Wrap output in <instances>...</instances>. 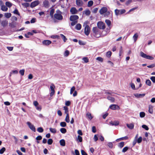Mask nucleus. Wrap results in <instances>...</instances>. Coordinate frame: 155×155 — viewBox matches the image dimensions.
Masks as SVG:
<instances>
[{
    "label": "nucleus",
    "mask_w": 155,
    "mask_h": 155,
    "mask_svg": "<svg viewBox=\"0 0 155 155\" xmlns=\"http://www.w3.org/2000/svg\"><path fill=\"white\" fill-rule=\"evenodd\" d=\"M138 36L137 33H135L133 36V38L135 42L136 41Z\"/></svg>",
    "instance_id": "nucleus-24"
},
{
    "label": "nucleus",
    "mask_w": 155,
    "mask_h": 155,
    "mask_svg": "<svg viewBox=\"0 0 155 155\" xmlns=\"http://www.w3.org/2000/svg\"><path fill=\"white\" fill-rule=\"evenodd\" d=\"M107 9L106 7H103L100 10L99 12L101 14H103L107 12Z\"/></svg>",
    "instance_id": "nucleus-12"
},
{
    "label": "nucleus",
    "mask_w": 155,
    "mask_h": 155,
    "mask_svg": "<svg viewBox=\"0 0 155 155\" xmlns=\"http://www.w3.org/2000/svg\"><path fill=\"white\" fill-rule=\"evenodd\" d=\"M81 25L80 23H78L75 26V28L77 30H80L81 29Z\"/></svg>",
    "instance_id": "nucleus-26"
},
{
    "label": "nucleus",
    "mask_w": 155,
    "mask_h": 155,
    "mask_svg": "<svg viewBox=\"0 0 155 155\" xmlns=\"http://www.w3.org/2000/svg\"><path fill=\"white\" fill-rule=\"evenodd\" d=\"M146 84L147 85L150 86L151 84V83L150 80H147L146 81Z\"/></svg>",
    "instance_id": "nucleus-39"
},
{
    "label": "nucleus",
    "mask_w": 155,
    "mask_h": 155,
    "mask_svg": "<svg viewBox=\"0 0 155 155\" xmlns=\"http://www.w3.org/2000/svg\"><path fill=\"white\" fill-rule=\"evenodd\" d=\"M87 21H85L84 23L83 26H85L84 28V33L87 36L88 35L90 32V28L89 25L87 24H88Z\"/></svg>",
    "instance_id": "nucleus-2"
},
{
    "label": "nucleus",
    "mask_w": 155,
    "mask_h": 155,
    "mask_svg": "<svg viewBox=\"0 0 155 155\" xmlns=\"http://www.w3.org/2000/svg\"><path fill=\"white\" fill-rule=\"evenodd\" d=\"M82 60L84 61L85 63H87L89 61L87 57H84L82 58Z\"/></svg>",
    "instance_id": "nucleus-46"
},
{
    "label": "nucleus",
    "mask_w": 155,
    "mask_h": 155,
    "mask_svg": "<svg viewBox=\"0 0 155 155\" xmlns=\"http://www.w3.org/2000/svg\"><path fill=\"white\" fill-rule=\"evenodd\" d=\"M86 117L88 119L90 120H91L93 118V117L91 116V114L89 112H87V113Z\"/></svg>",
    "instance_id": "nucleus-22"
},
{
    "label": "nucleus",
    "mask_w": 155,
    "mask_h": 155,
    "mask_svg": "<svg viewBox=\"0 0 155 155\" xmlns=\"http://www.w3.org/2000/svg\"><path fill=\"white\" fill-rule=\"evenodd\" d=\"M24 72H25V70L24 69H22L21 70H20L19 71V73L22 76H23L24 75Z\"/></svg>",
    "instance_id": "nucleus-55"
},
{
    "label": "nucleus",
    "mask_w": 155,
    "mask_h": 155,
    "mask_svg": "<svg viewBox=\"0 0 155 155\" xmlns=\"http://www.w3.org/2000/svg\"><path fill=\"white\" fill-rule=\"evenodd\" d=\"M76 3L78 6H82L83 5V2L82 0H76Z\"/></svg>",
    "instance_id": "nucleus-11"
},
{
    "label": "nucleus",
    "mask_w": 155,
    "mask_h": 155,
    "mask_svg": "<svg viewBox=\"0 0 155 155\" xmlns=\"http://www.w3.org/2000/svg\"><path fill=\"white\" fill-rule=\"evenodd\" d=\"M43 128L41 127H39L37 129V131L40 133H42L43 132Z\"/></svg>",
    "instance_id": "nucleus-44"
},
{
    "label": "nucleus",
    "mask_w": 155,
    "mask_h": 155,
    "mask_svg": "<svg viewBox=\"0 0 155 155\" xmlns=\"http://www.w3.org/2000/svg\"><path fill=\"white\" fill-rule=\"evenodd\" d=\"M51 41L49 40H45L42 42L43 45H49L51 43Z\"/></svg>",
    "instance_id": "nucleus-16"
},
{
    "label": "nucleus",
    "mask_w": 155,
    "mask_h": 155,
    "mask_svg": "<svg viewBox=\"0 0 155 155\" xmlns=\"http://www.w3.org/2000/svg\"><path fill=\"white\" fill-rule=\"evenodd\" d=\"M54 8L51 9L50 12V15L51 18H53L54 17Z\"/></svg>",
    "instance_id": "nucleus-27"
},
{
    "label": "nucleus",
    "mask_w": 155,
    "mask_h": 155,
    "mask_svg": "<svg viewBox=\"0 0 155 155\" xmlns=\"http://www.w3.org/2000/svg\"><path fill=\"white\" fill-rule=\"evenodd\" d=\"M54 22H56L55 20L58 21H61L63 19V16L62 15V12L59 10H57L54 15Z\"/></svg>",
    "instance_id": "nucleus-1"
},
{
    "label": "nucleus",
    "mask_w": 155,
    "mask_h": 155,
    "mask_svg": "<svg viewBox=\"0 0 155 155\" xmlns=\"http://www.w3.org/2000/svg\"><path fill=\"white\" fill-rule=\"evenodd\" d=\"M79 18L78 16L77 15H72L71 16L70 18V20L71 21H78L77 20Z\"/></svg>",
    "instance_id": "nucleus-9"
},
{
    "label": "nucleus",
    "mask_w": 155,
    "mask_h": 155,
    "mask_svg": "<svg viewBox=\"0 0 155 155\" xmlns=\"http://www.w3.org/2000/svg\"><path fill=\"white\" fill-rule=\"evenodd\" d=\"M5 4L6 6L8 8H10L12 5V4L9 2H6Z\"/></svg>",
    "instance_id": "nucleus-28"
},
{
    "label": "nucleus",
    "mask_w": 155,
    "mask_h": 155,
    "mask_svg": "<svg viewBox=\"0 0 155 155\" xmlns=\"http://www.w3.org/2000/svg\"><path fill=\"white\" fill-rule=\"evenodd\" d=\"M50 131L52 133L55 134L56 132V130L55 128H50L49 129Z\"/></svg>",
    "instance_id": "nucleus-35"
},
{
    "label": "nucleus",
    "mask_w": 155,
    "mask_h": 155,
    "mask_svg": "<svg viewBox=\"0 0 155 155\" xmlns=\"http://www.w3.org/2000/svg\"><path fill=\"white\" fill-rule=\"evenodd\" d=\"M12 15V14L10 13H6L5 14V17L7 18H10Z\"/></svg>",
    "instance_id": "nucleus-31"
},
{
    "label": "nucleus",
    "mask_w": 155,
    "mask_h": 155,
    "mask_svg": "<svg viewBox=\"0 0 155 155\" xmlns=\"http://www.w3.org/2000/svg\"><path fill=\"white\" fill-rule=\"evenodd\" d=\"M153 107L152 106L149 107V112L150 114H152L153 113Z\"/></svg>",
    "instance_id": "nucleus-50"
},
{
    "label": "nucleus",
    "mask_w": 155,
    "mask_h": 155,
    "mask_svg": "<svg viewBox=\"0 0 155 155\" xmlns=\"http://www.w3.org/2000/svg\"><path fill=\"white\" fill-rule=\"evenodd\" d=\"M61 132L63 134H65L67 130L66 129L64 128H61L60 129Z\"/></svg>",
    "instance_id": "nucleus-40"
},
{
    "label": "nucleus",
    "mask_w": 155,
    "mask_h": 155,
    "mask_svg": "<svg viewBox=\"0 0 155 155\" xmlns=\"http://www.w3.org/2000/svg\"><path fill=\"white\" fill-rule=\"evenodd\" d=\"M124 145V142H121L119 143L118 144V147L119 148H122Z\"/></svg>",
    "instance_id": "nucleus-30"
},
{
    "label": "nucleus",
    "mask_w": 155,
    "mask_h": 155,
    "mask_svg": "<svg viewBox=\"0 0 155 155\" xmlns=\"http://www.w3.org/2000/svg\"><path fill=\"white\" fill-rule=\"evenodd\" d=\"M145 113L144 112H141L140 113V116L141 117H143L145 116Z\"/></svg>",
    "instance_id": "nucleus-43"
},
{
    "label": "nucleus",
    "mask_w": 155,
    "mask_h": 155,
    "mask_svg": "<svg viewBox=\"0 0 155 155\" xmlns=\"http://www.w3.org/2000/svg\"><path fill=\"white\" fill-rule=\"evenodd\" d=\"M60 35L61 37V38H62L63 40L64 41V42H65L67 39V38H66L65 36H64L62 34H61Z\"/></svg>",
    "instance_id": "nucleus-36"
},
{
    "label": "nucleus",
    "mask_w": 155,
    "mask_h": 155,
    "mask_svg": "<svg viewBox=\"0 0 155 155\" xmlns=\"http://www.w3.org/2000/svg\"><path fill=\"white\" fill-rule=\"evenodd\" d=\"M60 125L61 127H65L66 126V124L65 122H61L60 124Z\"/></svg>",
    "instance_id": "nucleus-41"
},
{
    "label": "nucleus",
    "mask_w": 155,
    "mask_h": 155,
    "mask_svg": "<svg viewBox=\"0 0 155 155\" xmlns=\"http://www.w3.org/2000/svg\"><path fill=\"white\" fill-rule=\"evenodd\" d=\"M9 26L12 28H15L16 26V23L13 21L11 23H9Z\"/></svg>",
    "instance_id": "nucleus-29"
},
{
    "label": "nucleus",
    "mask_w": 155,
    "mask_h": 155,
    "mask_svg": "<svg viewBox=\"0 0 155 155\" xmlns=\"http://www.w3.org/2000/svg\"><path fill=\"white\" fill-rule=\"evenodd\" d=\"M111 54V52L110 51H108L106 53V56L107 58H109L110 57Z\"/></svg>",
    "instance_id": "nucleus-33"
},
{
    "label": "nucleus",
    "mask_w": 155,
    "mask_h": 155,
    "mask_svg": "<svg viewBox=\"0 0 155 155\" xmlns=\"http://www.w3.org/2000/svg\"><path fill=\"white\" fill-rule=\"evenodd\" d=\"M135 96L137 98L142 97L144 96L145 94H134Z\"/></svg>",
    "instance_id": "nucleus-18"
},
{
    "label": "nucleus",
    "mask_w": 155,
    "mask_h": 155,
    "mask_svg": "<svg viewBox=\"0 0 155 155\" xmlns=\"http://www.w3.org/2000/svg\"><path fill=\"white\" fill-rule=\"evenodd\" d=\"M140 56L141 57H142L143 58H146L147 59L153 60L154 58L153 57L148 55H147V54L144 53L142 51H141L140 52Z\"/></svg>",
    "instance_id": "nucleus-4"
},
{
    "label": "nucleus",
    "mask_w": 155,
    "mask_h": 155,
    "mask_svg": "<svg viewBox=\"0 0 155 155\" xmlns=\"http://www.w3.org/2000/svg\"><path fill=\"white\" fill-rule=\"evenodd\" d=\"M13 13L15 14H16L19 15H20V14L18 12V10L17 9H15L13 12Z\"/></svg>",
    "instance_id": "nucleus-61"
},
{
    "label": "nucleus",
    "mask_w": 155,
    "mask_h": 155,
    "mask_svg": "<svg viewBox=\"0 0 155 155\" xmlns=\"http://www.w3.org/2000/svg\"><path fill=\"white\" fill-rule=\"evenodd\" d=\"M65 120L67 123H69L70 122L69 117V114H67L66 115L65 119Z\"/></svg>",
    "instance_id": "nucleus-38"
},
{
    "label": "nucleus",
    "mask_w": 155,
    "mask_h": 155,
    "mask_svg": "<svg viewBox=\"0 0 155 155\" xmlns=\"http://www.w3.org/2000/svg\"><path fill=\"white\" fill-rule=\"evenodd\" d=\"M142 127L143 128L147 130H149L148 127L146 125H142Z\"/></svg>",
    "instance_id": "nucleus-53"
},
{
    "label": "nucleus",
    "mask_w": 155,
    "mask_h": 155,
    "mask_svg": "<svg viewBox=\"0 0 155 155\" xmlns=\"http://www.w3.org/2000/svg\"><path fill=\"white\" fill-rule=\"evenodd\" d=\"M123 49L122 46H121L119 50V56H121L123 53Z\"/></svg>",
    "instance_id": "nucleus-48"
},
{
    "label": "nucleus",
    "mask_w": 155,
    "mask_h": 155,
    "mask_svg": "<svg viewBox=\"0 0 155 155\" xmlns=\"http://www.w3.org/2000/svg\"><path fill=\"white\" fill-rule=\"evenodd\" d=\"M50 88L51 91V92L50 93V96H51L54 95L55 92L54 89L55 88V86L54 84H51V85L50 87Z\"/></svg>",
    "instance_id": "nucleus-7"
},
{
    "label": "nucleus",
    "mask_w": 155,
    "mask_h": 155,
    "mask_svg": "<svg viewBox=\"0 0 155 155\" xmlns=\"http://www.w3.org/2000/svg\"><path fill=\"white\" fill-rule=\"evenodd\" d=\"M109 107L113 110H115L117 108H119V107L118 105L115 104H112Z\"/></svg>",
    "instance_id": "nucleus-14"
},
{
    "label": "nucleus",
    "mask_w": 155,
    "mask_h": 155,
    "mask_svg": "<svg viewBox=\"0 0 155 155\" xmlns=\"http://www.w3.org/2000/svg\"><path fill=\"white\" fill-rule=\"evenodd\" d=\"M107 99L108 100L110 101V102L112 103H113L114 102V98L110 96H108L107 97Z\"/></svg>",
    "instance_id": "nucleus-20"
},
{
    "label": "nucleus",
    "mask_w": 155,
    "mask_h": 155,
    "mask_svg": "<svg viewBox=\"0 0 155 155\" xmlns=\"http://www.w3.org/2000/svg\"><path fill=\"white\" fill-rule=\"evenodd\" d=\"M70 12L72 14H75L77 13L78 10L76 9L74 7L71 8Z\"/></svg>",
    "instance_id": "nucleus-13"
},
{
    "label": "nucleus",
    "mask_w": 155,
    "mask_h": 155,
    "mask_svg": "<svg viewBox=\"0 0 155 155\" xmlns=\"http://www.w3.org/2000/svg\"><path fill=\"white\" fill-rule=\"evenodd\" d=\"M84 12L85 14L87 15H89L91 13V12L89 10H86Z\"/></svg>",
    "instance_id": "nucleus-42"
},
{
    "label": "nucleus",
    "mask_w": 155,
    "mask_h": 155,
    "mask_svg": "<svg viewBox=\"0 0 155 155\" xmlns=\"http://www.w3.org/2000/svg\"><path fill=\"white\" fill-rule=\"evenodd\" d=\"M39 3V1H36L32 2L30 6L31 8H33L37 5Z\"/></svg>",
    "instance_id": "nucleus-10"
},
{
    "label": "nucleus",
    "mask_w": 155,
    "mask_h": 155,
    "mask_svg": "<svg viewBox=\"0 0 155 155\" xmlns=\"http://www.w3.org/2000/svg\"><path fill=\"white\" fill-rule=\"evenodd\" d=\"M78 23V21H72V22L71 23V25L72 26Z\"/></svg>",
    "instance_id": "nucleus-59"
},
{
    "label": "nucleus",
    "mask_w": 155,
    "mask_h": 155,
    "mask_svg": "<svg viewBox=\"0 0 155 155\" xmlns=\"http://www.w3.org/2000/svg\"><path fill=\"white\" fill-rule=\"evenodd\" d=\"M81 152L82 155H87V153L83 150H81Z\"/></svg>",
    "instance_id": "nucleus-64"
},
{
    "label": "nucleus",
    "mask_w": 155,
    "mask_h": 155,
    "mask_svg": "<svg viewBox=\"0 0 155 155\" xmlns=\"http://www.w3.org/2000/svg\"><path fill=\"white\" fill-rule=\"evenodd\" d=\"M53 140L51 139H49L48 141V143L49 145H51L53 143Z\"/></svg>",
    "instance_id": "nucleus-49"
},
{
    "label": "nucleus",
    "mask_w": 155,
    "mask_h": 155,
    "mask_svg": "<svg viewBox=\"0 0 155 155\" xmlns=\"http://www.w3.org/2000/svg\"><path fill=\"white\" fill-rule=\"evenodd\" d=\"M108 146L110 148H112L113 147V144L112 142H109L107 144Z\"/></svg>",
    "instance_id": "nucleus-57"
},
{
    "label": "nucleus",
    "mask_w": 155,
    "mask_h": 155,
    "mask_svg": "<svg viewBox=\"0 0 155 155\" xmlns=\"http://www.w3.org/2000/svg\"><path fill=\"white\" fill-rule=\"evenodd\" d=\"M128 149V147H126L124 148L122 150V152L123 153H125L127 151Z\"/></svg>",
    "instance_id": "nucleus-54"
},
{
    "label": "nucleus",
    "mask_w": 155,
    "mask_h": 155,
    "mask_svg": "<svg viewBox=\"0 0 155 155\" xmlns=\"http://www.w3.org/2000/svg\"><path fill=\"white\" fill-rule=\"evenodd\" d=\"M1 10L4 12H6L8 10V8L7 6L3 5L1 6Z\"/></svg>",
    "instance_id": "nucleus-19"
},
{
    "label": "nucleus",
    "mask_w": 155,
    "mask_h": 155,
    "mask_svg": "<svg viewBox=\"0 0 155 155\" xmlns=\"http://www.w3.org/2000/svg\"><path fill=\"white\" fill-rule=\"evenodd\" d=\"M78 140H79V142H81L82 140V137L80 136V135H78Z\"/></svg>",
    "instance_id": "nucleus-56"
},
{
    "label": "nucleus",
    "mask_w": 155,
    "mask_h": 155,
    "mask_svg": "<svg viewBox=\"0 0 155 155\" xmlns=\"http://www.w3.org/2000/svg\"><path fill=\"white\" fill-rule=\"evenodd\" d=\"M94 2L92 1H90L87 3V6L90 7L93 4Z\"/></svg>",
    "instance_id": "nucleus-32"
},
{
    "label": "nucleus",
    "mask_w": 155,
    "mask_h": 155,
    "mask_svg": "<svg viewBox=\"0 0 155 155\" xmlns=\"http://www.w3.org/2000/svg\"><path fill=\"white\" fill-rule=\"evenodd\" d=\"M69 54V51L68 50H66L64 53V55L65 56H68Z\"/></svg>",
    "instance_id": "nucleus-52"
},
{
    "label": "nucleus",
    "mask_w": 155,
    "mask_h": 155,
    "mask_svg": "<svg viewBox=\"0 0 155 155\" xmlns=\"http://www.w3.org/2000/svg\"><path fill=\"white\" fill-rule=\"evenodd\" d=\"M44 6L46 8H48L49 7V2L47 0H45L43 2Z\"/></svg>",
    "instance_id": "nucleus-15"
},
{
    "label": "nucleus",
    "mask_w": 155,
    "mask_h": 155,
    "mask_svg": "<svg viewBox=\"0 0 155 155\" xmlns=\"http://www.w3.org/2000/svg\"><path fill=\"white\" fill-rule=\"evenodd\" d=\"M115 14L116 15L118 16L126 12V10L124 9L118 10L116 9L114 11Z\"/></svg>",
    "instance_id": "nucleus-5"
},
{
    "label": "nucleus",
    "mask_w": 155,
    "mask_h": 155,
    "mask_svg": "<svg viewBox=\"0 0 155 155\" xmlns=\"http://www.w3.org/2000/svg\"><path fill=\"white\" fill-rule=\"evenodd\" d=\"M5 150V147H3L0 150V154H2Z\"/></svg>",
    "instance_id": "nucleus-45"
},
{
    "label": "nucleus",
    "mask_w": 155,
    "mask_h": 155,
    "mask_svg": "<svg viewBox=\"0 0 155 155\" xmlns=\"http://www.w3.org/2000/svg\"><path fill=\"white\" fill-rule=\"evenodd\" d=\"M75 89V88L74 86H73L71 88L70 92L71 94H72L73 93V92L74 91Z\"/></svg>",
    "instance_id": "nucleus-47"
},
{
    "label": "nucleus",
    "mask_w": 155,
    "mask_h": 155,
    "mask_svg": "<svg viewBox=\"0 0 155 155\" xmlns=\"http://www.w3.org/2000/svg\"><path fill=\"white\" fill-rule=\"evenodd\" d=\"M142 137H140L137 140V142L138 143H140L141 142L142 140Z\"/></svg>",
    "instance_id": "nucleus-60"
},
{
    "label": "nucleus",
    "mask_w": 155,
    "mask_h": 155,
    "mask_svg": "<svg viewBox=\"0 0 155 155\" xmlns=\"http://www.w3.org/2000/svg\"><path fill=\"white\" fill-rule=\"evenodd\" d=\"M64 112L66 114V115L67 114H69L68 108L67 107L64 106Z\"/></svg>",
    "instance_id": "nucleus-37"
},
{
    "label": "nucleus",
    "mask_w": 155,
    "mask_h": 155,
    "mask_svg": "<svg viewBox=\"0 0 155 155\" xmlns=\"http://www.w3.org/2000/svg\"><path fill=\"white\" fill-rule=\"evenodd\" d=\"M105 22L108 25V27L110 26L111 24V22L108 19H106L105 21Z\"/></svg>",
    "instance_id": "nucleus-34"
},
{
    "label": "nucleus",
    "mask_w": 155,
    "mask_h": 155,
    "mask_svg": "<svg viewBox=\"0 0 155 155\" xmlns=\"http://www.w3.org/2000/svg\"><path fill=\"white\" fill-rule=\"evenodd\" d=\"M8 24V21L6 20H3L1 22V24L2 26L5 27Z\"/></svg>",
    "instance_id": "nucleus-17"
},
{
    "label": "nucleus",
    "mask_w": 155,
    "mask_h": 155,
    "mask_svg": "<svg viewBox=\"0 0 155 155\" xmlns=\"http://www.w3.org/2000/svg\"><path fill=\"white\" fill-rule=\"evenodd\" d=\"M150 79L153 83H155V77L152 76L150 77Z\"/></svg>",
    "instance_id": "nucleus-58"
},
{
    "label": "nucleus",
    "mask_w": 155,
    "mask_h": 155,
    "mask_svg": "<svg viewBox=\"0 0 155 155\" xmlns=\"http://www.w3.org/2000/svg\"><path fill=\"white\" fill-rule=\"evenodd\" d=\"M96 60L101 62H102L103 61V58L101 57H97L96 58Z\"/></svg>",
    "instance_id": "nucleus-51"
},
{
    "label": "nucleus",
    "mask_w": 155,
    "mask_h": 155,
    "mask_svg": "<svg viewBox=\"0 0 155 155\" xmlns=\"http://www.w3.org/2000/svg\"><path fill=\"white\" fill-rule=\"evenodd\" d=\"M33 104L36 107L39 105L38 103L36 101H35L33 102Z\"/></svg>",
    "instance_id": "nucleus-63"
},
{
    "label": "nucleus",
    "mask_w": 155,
    "mask_h": 155,
    "mask_svg": "<svg viewBox=\"0 0 155 155\" xmlns=\"http://www.w3.org/2000/svg\"><path fill=\"white\" fill-rule=\"evenodd\" d=\"M27 124L28 125L29 127L34 132L35 131V128L33 125L29 122H28L27 123Z\"/></svg>",
    "instance_id": "nucleus-8"
},
{
    "label": "nucleus",
    "mask_w": 155,
    "mask_h": 155,
    "mask_svg": "<svg viewBox=\"0 0 155 155\" xmlns=\"http://www.w3.org/2000/svg\"><path fill=\"white\" fill-rule=\"evenodd\" d=\"M110 124L112 125L117 126L119 124V122L117 121L114 122L111 121L110 122Z\"/></svg>",
    "instance_id": "nucleus-21"
},
{
    "label": "nucleus",
    "mask_w": 155,
    "mask_h": 155,
    "mask_svg": "<svg viewBox=\"0 0 155 155\" xmlns=\"http://www.w3.org/2000/svg\"><path fill=\"white\" fill-rule=\"evenodd\" d=\"M127 127L130 129H132L134 127V124H133L131 123L130 124H127Z\"/></svg>",
    "instance_id": "nucleus-23"
},
{
    "label": "nucleus",
    "mask_w": 155,
    "mask_h": 155,
    "mask_svg": "<svg viewBox=\"0 0 155 155\" xmlns=\"http://www.w3.org/2000/svg\"><path fill=\"white\" fill-rule=\"evenodd\" d=\"M97 26L99 28L104 29L105 28V24L101 21H99L97 23Z\"/></svg>",
    "instance_id": "nucleus-6"
},
{
    "label": "nucleus",
    "mask_w": 155,
    "mask_h": 155,
    "mask_svg": "<svg viewBox=\"0 0 155 155\" xmlns=\"http://www.w3.org/2000/svg\"><path fill=\"white\" fill-rule=\"evenodd\" d=\"M155 66V63L152 64L150 65H148L147 67L149 68H152Z\"/></svg>",
    "instance_id": "nucleus-62"
},
{
    "label": "nucleus",
    "mask_w": 155,
    "mask_h": 155,
    "mask_svg": "<svg viewBox=\"0 0 155 155\" xmlns=\"http://www.w3.org/2000/svg\"><path fill=\"white\" fill-rule=\"evenodd\" d=\"M92 31L94 34V36L95 37L98 38L100 36V30L97 27H93L92 29Z\"/></svg>",
    "instance_id": "nucleus-3"
},
{
    "label": "nucleus",
    "mask_w": 155,
    "mask_h": 155,
    "mask_svg": "<svg viewBox=\"0 0 155 155\" xmlns=\"http://www.w3.org/2000/svg\"><path fill=\"white\" fill-rule=\"evenodd\" d=\"M60 145L62 146H65V141L64 140V139H62L60 140Z\"/></svg>",
    "instance_id": "nucleus-25"
}]
</instances>
